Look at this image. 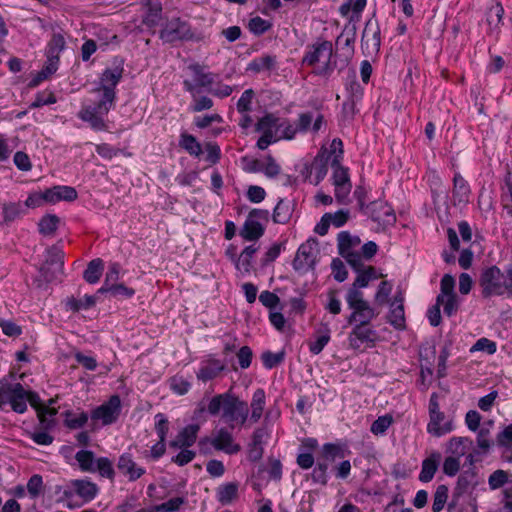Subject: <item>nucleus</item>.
<instances>
[{"label":"nucleus","mask_w":512,"mask_h":512,"mask_svg":"<svg viewBox=\"0 0 512 512\" xmlns=\"http://www.w3.org/2000/svg\"><path fill=\"white\" fill-rule=\"evenodd\" d=\"M122 68L106 69L99 82V87L94 92L99 94V101L96 106H87L81 109L78 116L88 122L95 130H104L106 125L102 116L112 108L115 100V87L122 78Z\"/></svg>","instance_id":"f257e3e1"},{"label":"nucleus","mask_w":512,"mask_h":512,"mask_svg":"<svg viewBox=\"0 0 512 512\" xmlns=\"http://www.w3.org/2000/svg\"><path fill=\"white\" fill-rule=\"evenodd\" d=\"M207 410L213 416L218 415L222 410V419L232 429L235 424L244 425L249 415L247 403L230 392L214 396Z\"/></svg>","instance_id":"f03ea898"},{"label":"nucleus","mask_w":512,"mask_h":512,"mask_svg":"<svg viewBox=\"0 0 512 512\" xmlns=\"http://www.w3.org/2000/svg\"><path fill=\"white\" fill-rule=\"evenodd\" d=\"M333 46L329 41H321L313 44L306 52L303 63L315 67L317 75L328 77L334 71L336 62H332Z\"/></svg>","instance_id":"7ed1b4c3"},{"label":"nucleus","mask_w":512,"mask_h":512,"mask_svg":"<svg viewBox=\"0 0 512 512\" xmlns=\"http://www.w3.org/2000/svg\"><path fill=\"white\" fill-rule=\"evenodd\" d=\"M65 48V38L61 33H54L47 46V62L44 68L31 81L32 86L38 85L58 69L60 53Z\"/></svg>","instance_id":"20e7f679"},{"label":"nucleus","mask_w":512,"mask_h":512,"mask_svg":"<svg viewBox=\"0 0 512 512\" xmlns=\"http://www.w3.org/2000/svg\"><path fill=\"white\" fill-rule=\"evenodd\" d=\"M319 253L318 241L314 238L308 239L298 248L292 262L293 268L300 274H305L315 269Z\"/></svg>","instance_id":"39448f33"},{"label":"nucleus","mask_w":512,"mask_h":512,"mask_svg":"<svg viewBox=\"0 0 512 512\" xmlns=\"http://www.w3.org/2000/svg\"><path fill=\"white\" fill-rule=\"evenodd\" d=\"M480 286L484 297L503 295L505 293L504 274L496 266L489 267L481 274Z\"/></svg>","instance_id":"423d86ee"},{"label":"nucleus","mask_w":512,"mask_h":512,"mask_svg":"<svg viewBox=\"0 0 512 512\" xmlns=\"http://www.w3.org/2000/svg\"><path fill=\"white\" fill-rule=\"evenodd\" d=\"M64 252L54 245L47 250V258L41 266L40 271L46 281L56 280L63 273Z\"/></svg>","instance_id":"0eeeda50"},{"label":"nucleus","mask_w":512,"mask_h":512,"mask_svg":"<svg viewBox=\"0 0 512 512\" xmlns=\"http://www.w3.org/2000/svg\"><path fill=\"white\" fill-rule=\"evenodd\" d=\"M120 413V397L118 395H112L107 402L92 411L91 419L93 421H101L103 425H110L117 421Z\"/></svg>","instance_id":"6e6552de"},{"label":"nucleus","mask_w":512,"mask_h":512,"mask_svg":"<svg viewBox=\"0 0 512 512\" xmlns=\"http://www.w3.org/2000/svg\"><path fill=\"white\" fill-rule=\"evenodd\" d=\"M190 26L180 18H172L160 31V38L166 43L192 39Z\"/></svg>","instance_id":"1a4fd4ad"},{"label":"nucleus","mask_w":512,"mask_h":512,"mask_svg":"<svg viewBox=\"0 0 512 512\" xmlns=\"http://www.w3.org/2000/svg\"><path fill=\"white\" fill-rule=\"evenodd\" d=\"M209 442L216 450L223 451L226 454H236L241 450V446L235 443L233 435L227 428L216 430L212 438H206L200 441V445Z\"/></svg>","instance_id":"9d476101"},{"label":"nucleus","mask_w":512,"mask_h":512,"mask_svg":"<svg viewBox=\"0 0 512 512\" xmlns=\"http://www.w3.org/2000/svg\"><path fill=\"white\" fill-rule=\"evenodd\" d=\"M377 332L369 324L357 323L348 336L349 346L354 350H359L363 344L369 347L375 345Z\"/></svg>","instance_id":"9b49d317"},{"label":"nucleus","mask_w":512,"mask_h":512,"mask_svg":"<svg viewBox=\"0 0 512 512\" xmlns=\"http://www.w3.org/2000/svg\"><path fill=\"white\" fill-rule=\"evenodd\" d=\"M365 214L369 215L371 219L382 225L393 224L396 217L393 209L384 201H373L365 207Z\"/></svg>","instance_id":"f8f14e48"},{"label":"nucleus","mask_w":512,"mask_h":512,"mask_svg":"<svg viewBox=\"0 0 512 512\" xmlns=\"http://www.w3.org/2000/svg\"><path fill=\"white\" fill-rule=\"evenodd\" d=\"M193 74V82L189 80L184 81L185 89L191 94L198 93V87L207 88L213 83V76L211 73L205 71V68L199 64H192L189 66Z\"/></svg>","instance_id":"ddd939ff"},{"label":"nucleus","mask_w":512,"mask_h":512,"mask_svg":"<svg viewBox=\"0 0 512 512\" xmlns=\"http://www.w3.org/2000/svg\"><path fill=\"white\" fill-rule=\"evenodd\" d=\"M387 320L395 329L405 328L404 296L401 292L391 301Z\"/></svg>","instance_id":"4468645a"},{"label":"nucleus","mask_w":512,"mask_h":512,"mask_svg":"<svg viewBox=\"0 0 512 512\" xmlns=\"http://www.w3.org/2000/svg\"><path fill=\"white\" fill-rule=\"evenodd\" d=\"M26 400L36 409L40 423L46 428L50 427L53 423L52 417L57 413L56 409L44 405L38 394L34 392H27Z\"/></svg>","instance_id":"2eb2a0df"},{"label":"nucleus","mask_w":512,"mask_h":512,"mask_svg":"<svg viewBox=\"0 0 512 512\" xmlns=\"http://www.w3.org/2000/svg\"><path fill=\"white\" fill-rule=\"evenodd\" d=\"M198 424H191L184 427L176 436L174 440L170 442V447L172 448H187L192 446L197 439V434L199 432Z\"/></svg>","instance_id":"dca6fc26"},{"label":"nucleus","mask_w":512,"mask_h":512,"mask_svg":"<svg viewBox=\"0 0 512 512\" xmlns=\"http://www.w3.org/2000/svg\"><path fill=\"white\" fill-rule=\"evenodd\" d=\"M117 467L130 481L139 479L145 473V469L138 466L129 454L120 456Z\"/></svg>","instance_id":"f3484780"},{"label":"nucleus","mask_w":512,"mask_h":512,"mask_svg":"<svg viewBox=\"0 0 512 512\" xmlns=\"http://www.w3.org/2000/svg\"><path fill=\"white\" fill-rule=\"evenodd\" d=\"M69 485L84 501L93 500L99 491V488L95 483L86 479L71 480Z\"/></svg>","instance_id":"a211bd4d"},{"label":"nucleus","mask_w":512,"mask_h":512,"mask_svg":"<svg viewBox=\"0 0 512 512\" xmlns=\"http://www.w3.org/2000/svg\"><path fill=\"white\" fill-rule=\"evenodd\" d=\"M46 202L56 203L61 200L73 201L77 198V191L70 186H54L45 190Z\"/></svg>","instance_id":"6ab92c4d"},{"label":"nucleus","mask_w":512,"mask_h":512,"mask_svg":"<svg viewBox=\"0 0 512 512\" xmlns=\"http://www.w3.org/2000/svg\"><path fill=\"white\" fill-rule=\"evenodd\" d=\"M225 365L217 359H209L204 361L197 372V378L203 382H207L216 378L223 370Z\"/></svg>","instance_id":"aec40b11"},{"label":"nucleus","mask_w":512,"mask_h":512,"mask_svg":"<svg viewBox=\"0 0 512 512\" xmlns=\"http://www.w3.org/2000/svg\"><path fill=\"white\" fill-rule=\"evenodd\" d=\"M453 421L446 420L444 413H439V417L435 415L430 416L429 423L427 425V431L435 437H441L453 430Z\"/></svg>","instance_id":"412c9836"},{"label":"nucleus","mask_w":512,"mask_h":512,"mask_svg":"<svg viewBox=\"0 0 512 512\" xmlns=\"http://www.w3.org/2000/svg\"><path fill=\"white\" fill-rule=\"evenodd\" d=\"M352 310V314L347 319L349 324H353L354 322L369 324L378 315L375 309L372 308L368 302L363 305L356 306Z\"/></svg>","instance_id":"4be33fe9"},{"label":"nucleus","mask_w":512,"mask_h":512,"mask_svg":"<svg viewBox=\"0 0 512 512\" xmlns=\"http://www.w3.org/2000/svg\"><path fill=\"white\" fill-rule=\"evenodd\" d=\"M441 454L439 452H432L429 457L423 460L419 480L422 482H430L439 466Z\"/></svg>","instance_id":"5701e85b"},{"label":"nucleus","mask_w":512,"mask_h":512,"mask_svg":"<svg viewBox=\"0 0 512 512\" xmlns=\"http://www.w3.org/2000/svg\"><path fill=\"white\" fill-rule=\"evenodd\" d=\"M239 484L237 482H229L220 485L216 490L217 500L222 505H228L238 498Z\"/></svg>","instance_id":"b1692460"},{"label":"nucleus","mask_w":512,"mask_h":512,"mask_svg":"<svg viewBox=\"0 0 512 512\" xmlns=\"http://www.w3.org/2000/svg\"><path fill=\"white\" fill-rule=\"evenodd\" d=\"M266 405V395L263 389L259 388L256 389L253 393L252 400L250 403L251 407V416L250 420L253 423H256L260 420L262 417L264 408Z\"/></svg>","instance_id":"393cba45"},{"label":"nucleus","mask_w":512,"mask_h":512,"mask_svg":"<svg viewBox=\"0 0 512 512\" xmlns=\"http://www.w3.org/2000/svg\"><path fill=\"white\" fill-rule=\"evenodd\" d=\"M329 160V155H327V149L322 148L317 156L314 158L311 164V171H314L316 174L315 184H319L327 174L328 167L327 163Z\"/></svg>","instance_id":"a878e982"},{"label":"nucleus","mask_w":512,"mask_h":512,"mask_svg":"<svg viewBox=\"0 0 512 512\" xmlns=\"http://www.w3.org/2000/svg\"><path fill=\"white\" fill-rule=\"evenodd\" d=\"M264 234V227L252 218H247L243 227L241 228L240 235L248 241H255Z\"/></svg>","instance_id":"bb28decb"},{"label":"nucleus","mask_w":512,"mask_h":512,"mask_svg":"<svg viewBox=\"0 0 512 512\" xmlns=\"http://www.w3.org/2000/svg\"><path fill=\"white\" fill-rule=\"evenodd\" d=\"M362 43L365 44L366 47L371 46L376 50L380 47V31L378 26L371 20L366 23L363 30Z\"/></svg>","instance_id":"cd10ccee"},{"label":"nucleus","mask_w":512,"mask_h":512,"mask_svg":"<svg viewBox=\"0 0 512 512\" xmlns=\"http://www.w3.org/2000/svg\"><path fill=\"white\" fill-rule=\"evenodd\" d=\"M27 391L20 383L14 384L13 393L10 399L12 409L17 413H23L27 409Z\"/></svg>","instance_id":"c85d7f7f"},{"label":"nucleus","mask_w":512,"mask_h":512,"mask_svg":"<svg viewBox=\"0 0 512 512\" xmlns=\"http://www.w3.org/2000/svg\"><path fill=\"white\" fill-rule=\"evenodd\" d=\"M147 8V12L143 18V24L149 28L156 27L162 15V4L161 2L152 1L149 3V6H145Z\"/></svg>","instance_id":"c756f323"},{"label":"nucleus","mask_w":512,"mask_h":512,"mask_svg":"<svg viewBox=\"0 0 512 512\" xmlns=\"http://www.w3.org/2000/svg\"><path fill=\"white\" fill-rule=\"evenodd\" d=\"M469 193V185L465 179L459 173H455L453 178V197L457 199L459 203L467 202Z\"/></svg>","instance_id":"7c9ffc66"},{"label":"nucleus","mask_w":512,"mask_h":512,"mask_svg":"<svg viewBox=\"0 0 512 512\" xmlns=\"http://www.w3.org/2000/svg\"><path fill=\"white\" fill-rule=\"evenodd\" d=\"M103 271V261L100 258L93 259L87 265L83 278L90 284L99 281Z\"/></svg>","instance_id":"2f4dec72"},{"label":"nucleus","mask_w":512,"mask_h":512,"mask_svg":"<svg viewBox=\"0 0 512 512\" xmlns=\"http://www.w3.org/2000/svg\"><path fill=\"white\" fill-rule=\"evenodd\" d=\"M292 212V205L281 199L274 209L273 221L278 224H286L290 220Z\"/></svg>","instance_id":"473e14b6"},{"label":"nucleus","mask_w":512,"mask_h":512,"mask_svg":"<svg viewBox=\"0 0 512 512\" xmlns=\"http://www.w3.org/2000/svg\"><path fill=\"white\" fill-rule=\"evenodd\" d=\"M337 240L338 250L341 256L353 251V249L358 247L360 244V239L358 237H353L346 231L339 233Z\"/></svg>","instance_id":"72a5a7b5"},{"label":"nucleus","mask_w":512,"mask_h":512,"mask_svg":"<svg viewBox=\"0 0 512 512\" xmlns=\"http://www.w3.org/2000/svg\"><path fill=\"white\" fill-rule=\"evenodd\" d=\"M276 64V58L274 56L265 55L254 59L249 65L247 70L260 73L263 71H270Z\"/></svg>","instance_id":"f704fd0d"},{"label":"nucleus","mask_w":512,"mask_h":512,"mask_svg":"<svg viewBox=\"0 0 512 512\" xmlns=\"http://www.w3.org/2000/svg\"><path fill=\"white\" fill-rule=\"evenodd\" d=\"M75 459L79 467L84 472H95V457L94 453L90 450H80L76 453Z\"/></svg>","instance_id":"c9c22d12"},{"label":"nucleus","mask_w":512,"mask_h":512,"mask_svg":"<svg viewBox=\"0 0 512 512\" xmlns=\"http://www.w3.org/2000/svg\"><path fill=\"white\" fill-rule=\"evenodd\" d=\"M471 443L467 437H452L447 443V452L461 458L466 453V444Z\"/></svg>","instance_id":"e433bc0d"},{"label":"nucleus","mask_w":512,"mask_h":512,"mask_svg":"<svg viewBox=\"0 0 512 512\" xmlns=\"http://www.w3.org/2000/svg\"><path fill=\"white\" fill-rule=\"evenodd\" d=\"M331 167L333 168V185L338 186L341 184L351 183L348 174V169L341 165L338 158H333L331 161Z\"/></svg>","instance_id":"4c0bfd02"},{"label":"nucleus","mask_w":512,"mask_h":512,"mask_svg":"<svg viewBox=\"0 0 512 512\" xmlns=\"http://www.w3.org/2000/svg\"><path fill=\"white\" fill-rule=\"evenodd\" d=\"M179 145L190 155L199 156L202 154V147L193 135L182 133Z\"/></svg>","instance_id":"58836bf2"},{"label":"nucleus","mask_w":512,"mask_h":512,"mask_svg":"<svg viewBox=\"0 0 512 512\" xmlns=\"http://www.w3.org/2000/svg\"><path fill=\"white\" fill-rule=\"evenodd\" d=\"M357 273H358V276L356 277L352 286H354L358 289L366 287L371 280L376 279L378 277L376 274L375 268L372 266H368L365 269L360 270V272H357Z\"/></svg>","instance_id":"ea45409f"},{"label":"nucleus","mask_w":512,"mask_h":512,"mask_svg":"<svg viewBox=\"0 0 512 512\" xmlns=\"http://www.w3.org/2000/svg\"><path fill=\"white\" fill-rule=\"evenodd\" d=\"M2 212L4 217L3 221L10 223L19 218L24 213V210L20 203H5L2 205Z\"/></svg>","instance_id":"a19ab883"},{"label":"nucleus","mask_w":512,"mask_h":512,"mask_svg":"<svg viewBox=\"0 0 512 512\" xmlns=\"http://www.w3.org/2000/svg\"><path fill=\"white\" fill-rule=\"evenodd\" d=\"M59 223V218L56 215H46L44 216L38 226H39V232L43 235H52L57 230Z\"/></svg>","instance_id":"79ce46f5"},{"label":"nucleus","mask_w":512,"mask_h":512,"mask_svg":"<svg viewBox=\"0 0 512 512\" xmlns=\"http://www.w3.org/2000/svg\"><path fill=\"white\" fill-rule=\"evenodd\" d=\"M96 303V298L94 296L86 295L84 299H76L74 297L68 298L66 302V306L68 309L73 312H77L80 309H87L94 306Z\"/></svg>","instance_id":"37998d69"},{"label":"nucleus","mask_w":512,"mask_h":512,"mask_svg":"<svg viewBox=\"0 0 512 512\" xmlns=\"http://www.w3.org/2000/svg\"><path fill=\"white\" fill-rule=\"evenodd\" d=\"M455 280L450 274H445L440 282V294L437 296L438 304L443 302L446 296L454 295Z\"/></svg>","instance_id":"c03bdc74"},{"label":"nucleus","mask_w":512,"mask_h":512,"mask_svg":"<svg viewBox=\"0 0 512 512\" xmlns=\"http://www.w3.org/2000/svg\"><path fill=\"white\" fill-rule=\"evenodd\" d=\"M279 118L273 114H266L263 116L256 125V131L259 132H274L277 131Z\"/></svg>","instance_id":"a18cd8bd"},{"label":"nucleus","mask_w":512,"mask_h":512,"mask_svg":"<svg viewBox=\"0 0 512 512\" xmlns=\"http://www.w3.org/2000/svg\"><path fill=\"white\" fill-rule=\"evenodd\" d=\"M323 457L329 462H334L338 458L345 457L344 449L336 444L327 443L323 445Z\"/></svg>","instance_id":"49530a36"},{"label":"nucleus","mask_w":512,"mask_h":512,"mask_svg":"<svg viewBox=\"0 0 512 512\" xmlns=\"http://www.w3.org/2000/svg\"><path fill=\"white\" fill-rule=\"evenodd\" d=\"M448 488L445 485H439L434 493L432 510L433 512H440L447 501Z\"/></svg>","instance_id":"de8ad7c7"},{"label":"nucleus","mask_w":512,"mask_h":512,"mask_svg":"<svg viewBox=\"0 0 512 512\" xmlns=\"http://www.w3.org/2000/svg\"><path fill=\"white\" fill-rule=\"evenodd\" d=\"M248 27L253 34L259 36L268 31L272 27V24L269 21L256 16L250 19Z\"/></svg>","instance_id":"09e8293b"},{"label":"nucleus","mask_w":512,"mask_h":512,"mask_svg":"<svg viewBox=\"0 0 512 512\" xmlns=\"http://www.w3.org/2000/svg\"><path fill=\"white\" fill-rule=\"evenodd\" d=\"M185 503V498L183 497H175L171 498L168 501L156 505L154 510L156 512H176L183 504Z\"/></svg>","instance_id":"8fccbe9b"},{"label":"nucleus","mask_w":512,"mask_h":512,"mask_svg":"<svg viewBox=\"0 0 512 512\" xmlns=\"http://www.w3.org/2000/svg\"><path fill=\"white\" fill-rule=\"evenodd\" d=\"M392 423V416H380L372 423L370 430L375 435L383 434L391 426Z\"/></svg>","instance_id":"3c124183"},{"label":"nucleus","mask_w":512,"mask_h":512,"mask_svg":"<svg viewBox=\"0 0 512 512\" xmlns=\"http://www.w3.org/2000/svg\"><path fill=\"white\" fill-rule=\"evenodd\" d=\"M346 301L350 309H353L356 306L363 305L367 303L363 298V293L356 287L352 286L346 295Z\"/></svg>","instance_id":"603ef678"},{"label":"nucleus","mask_w":512,"mask_h":512,"mask_svg":"<svg viewBox=\"0 0 512 512\" xmlns=\"http://www.w3.org/2000/svg\"><path fill=\"white\" fill-rule=\"evenodd\" d=\"M95 468H96V471H98L102 477H107L109 479H113L114 469L112 466V462L108 458L101 457V458L97 459Z\"/></svg>","instance_id":"864d4df0"},{"label":"nucleus","mask_w":512,"mask_h":512,"mask_svg":"<svg viewBox=\"0 0 512 512\" xmlns=\"http://www.w3.org/2000/svg\"><path fill=\"white\" fill-rule=\"evenodd\" d=\"M88 421V414L80 412L78 414L68 413L66 418V425L71 429H78L83 427Z\"/></svg>","instance_id":"5fc2aeb1"},{"label":"nucleus","mask_w":512,"mask_h":512,"mask_svg":"<svg viewBox=\"0 0 512 512\" xmlns=\"http://www.w3.org/2000/svg\"><path fill=\"white\" fill-rule=\"evenodd\" d=\"M254 91L252 89L245 90L237 102V110L239 113H247L251 111Z\"/></svg>","instance_id":"6e6d98bb"},{"label":"nucleus","mask_w":512,"mask_h":512,"mask_svg":"<svg viewBox=\"0 0 512 512\" xmlns=\"http://www.w3.org/2000/svg\"><path fill=\"white\" fill-rule=\"evenodd\" d=\"M477 445L483 453H487L490 450L493 442L490 438V430L488 428L483 427L479 430L477 435Z\"/></svg>","instance_id":"4d7b16f0"},{"label":"nucleus","mask_w":512,"mask_h":512,"mask_svg":"<svg viewBox=\"0 0 512 512\" xmlns=\"http://www.w3.org/2000/svg\"><path fill=\"white\" fill-rule=\"evenodd\" d=\"M508 481V474L504 470L494 471L488 479V484L491 489L495 490L502 487Z\"/></svg>","instance_id":"13d9d810"},{"label":"nucleus","mask_w":512,"mask_h":512,"mask_svg":"<svg viewBox=\"0 0 512 512\" xmlns=\"http://www.w3.org/2000/svg\"><path fill=\"white\" fill-rule=\"evenodd\" d=\"M155 419L157 420L155 423V430L159 439L166 440V436L169 431V421L167 417L162 413H158L156 414Z\"/></svg>","instance_id":"bf43d9fd"},{"label":"nucleus","mask_w":512,"mask_h":512,"mask_svg":"<svg viewBox=\"0 0 512 512\" xmlns=\"http://www.w3.org/2000/svg\"><path fill=\"white\" fill-rule=\"evenodd\" d=\"M476 483V474L472 471H466L459 476L457 486L465 492L474 487Z\"/></svg>","instance_id":"052dcab7"},{"label":"nucleus","mask_w":512,"mask_h":512,"mask_svg":"<svg viewBox=\"0 0 512 512\" xmlns=\"http://www.w3.org/2000/svg\"><path fill=\"white\" fill-rule=\"evenodd\" d=\"M392 291V284L388 281H382L379 284L378 290L375 294V302L383 305L387 302L388 297Z\"/></svg>","instance_id":"680f3d73"},{"label":"nucleus","mask_w":512,"mask_h":512,"mask_svg":"<svg viewBox=\"0 0 512 512\" xmlns=\"http://www.w3.org/2000/svg\"><path fill=\"white\" fill-rule=\"evenodd\" d=\"M342 257L346 259L348 264L356 272H360V270L365 269V266L363 264L362 254H360L359 252L353 250L349 253H345L344 255H342Z\"/></svg>","instance_id":"e2e57ef3"},{"label":"nucleus","mask_w":512,"mask_h":512,"mask_svg":"<svg viewBox=\"0 0 512 512\" xmlns=\"http://www.w3.org/2000/svg\"><path fill=\"white\" fill-rule=\"evenodd\" d=\"M441 305L443 306L444 314L448 317H451L457 312L459 308L457 295L454 294L446 296L445 299H443V302H440V306Z\"/></svg>","instance_id":"0e129e2a"},{"label":"nucleus","mask_w":512,"mask_h":512,"mask_svg":"<svg viewBox=\"0 0 512 512\" xmlns=\"http://www.w3.org/2000/svg\"><path fill=\"white\" fill-rule=\"evenodd\" d=\"M331 268H332V273H333L334 279L336 281L343 282L344 280L347 279L348 272L344 266V263L340 259H338V258L333 259L332 263H331Z\"/></svg>","instance_id":"69168bd1"},{"label":"nucleus","mask_w":512,"mask_h":512,"mask_svg":"<svg viewBox=\"0 0 512 512\" xmlns=\"http://www.w3.org/2000/svg\"><path fill=\"white\" fill-rule=\"evenodd\" d=\"M460 469V458L450 456L444 460L443 472L447 476H455Z\"/></svg>","instance_id":"338daca9"},{"label":"nucleus","mask_w":512,"mask_h":512,"mask_svg":"<svg viewBox=\"0 0 512 512\" xmlns=\"http://www.w3.org/2000/svg\"><path fill=\"white\" fill-rule=\"evenodd\" d=\"M496 441L499 446L512 447V423L497 435Z\"/></svg>","instance_id":"774afa93"}]
</instances>
